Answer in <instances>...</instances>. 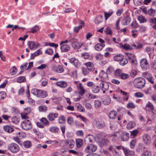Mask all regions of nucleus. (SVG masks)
Segmentation results:
<instances>
[{
	"mask_svg": "<svg viewBox=\"0 0 156 156\" xmlns=\"http://www.w3.org/2000/svg\"><path fill=\"white\" fill-rule=\"evenodd\" d=\"M61 49L62 52H66L70 50V46L67 44L61 45Z\"/></svg>",
	"mask_w": 156,
	"mask_h": 156,
	"instance_id": "24",
	"label": "nucleus"
},
{
	"mask_svg": "<svg viewBox=\"0 0 156 156\" xmlns=\"http://www.w3.org/2000/svg\"><path fill=\"white\" fill-rule=\"evenodd\" d=\"M56 85L58 86L63 88L66 87L67 86L66 82L64 81L57 82L56 83Z\"/></svg>",
	"mask_w": 156,
	"mask_h": 156,
	"instance_id": "22",
	"label": "nucleus"
},
{
	"mask_svg": "<svg viewBox=\"0 0 156 156\" xmlns=\"http://www.w3.org/2000/svg\"><path fill=\"white\" fill-rule=\"evenodd\" d=\"M128 63V60L126 58H123L122 57V58L121 59L120 61V64L121 65L124 66L126 64Z\"/></svg>",
	"mask_w": 156,
	"mask_h": 156,
	"instance_id": "56",
	"label": "nucleus"
},
{
	"mask_svg": "<svg viewBox=\"0 0 156 156\" xmlns=\"http://www.w3.org/2000/svg\"><path fill=\"white\" fill-rule=\"evenodd\" d=\"M122 150L123 151L125 154L126 156H134L135 155L134 151H130L126 147H122Z\"/></svg>",
	"mask_w": 156,
	"mask_h": 156,
	"instance_id": "12",
	"label": "nucleus"
},
{
	"mask_svg": "<svg viewBox=\"0 0 156 156\" xmlns=\"http://www.w3.org/2000/svg\"><path fill=\"white\" fill-rule=\"evenodd\" d=\"M65 120V117L64 116H61L58 117V122L60 124L63 123Z\"/></svg>",
	"mask_w": 156,
	"mask_h": 156,
	"instance_id": "55",
	"label": "nucleus"
},
{
	"mask_svg": "<svg viewBox=\"0 0 156 156\" xmlns=\"http://www.w3.org/2000/svg\"><path fill=\"white\" fill-rule=\"evenodd\" d=\"M53 69L54 71L58 73H61L64 71L62 67L59 65L54 66H53Z\"/></svg>",
	"mask_w": 156,
	"mask_h": 156,
	"instance_id": "16",
	"label": "nucleus"
},
{
	"mask_svg": "<svg viewBox=\"0 0 156 156\" xmlns=\"http://www.w3.org/2000/svg\"><path fill=\"white\" fill-rule=\"evenodd\" d=\"M129 77V75L122 73L119 78L125 80L127 79Z\"/></svg>",
	"mask_w": 156,
	"mask_h": 156,
	"instance_id": "58",
	"label": "nucleus"
},
{
	"mask_svg": "<svg viewBox=\"0 0 156 156\" xmlns=\"http://www.w3.org/2000/svg\"><path fill=\"white\" fill-rule=\"evenodd\" d=\"M4 130L9 133H11L14 130V129L12 127L9 125H5L3 127Z\"/></svg>",
	"mask_w": 156,
	"mask_h": 156,
	"instance_id": "20",
	"label": "nucleus"
},
{
	"mask_svg": "<svg viewBox=\"0 0 156 156\" xmlns=\"http://www.w3.org/2000/svg\"><path fill=\"white\" fill-rule=\"evenodd\" d=\"M145 51L148 53V55L150 56V54L153 53L154 51V48L153 47L149 46L145 48Z\"/></svg>",
	"mask_w": 156,
	"mask_h": 156,
	"instance_id": "27",
	"label": "nucleus"
},
{
	"mask_svg": "<svg viewBox=\"0 0 156 156\" xmlns=\"http://www.w3.org/2000/svg\"><path fill=\"white\" fill-rule=\"evenodd\" d=\"M76 106L77 108V110L80 112H83L85 110V109L82 105L79 103H77L76 104Z\"/></svg>",
	"mask_w": 156,
	"mask_h": 156,
	"instance_id": "42",
	"label": "nucleus"
},
{
	"mask_svg": "<svg viewBox=\"0 0 156 156\" xmlns=\"http://www.w3.org/2000/svg\"><path fill=\"white\" fill-rule=\"evenodd\" d=\"M10 71L11 75H13L16 73L17 70L15 66H13L11 69Z\"/></svg>",
	"mask_w": 156,
	"mask_h": 156,
	"instance_id": "50",
	"label": "nucleus"
},
{
	"mask_svg": "<svg viewBox=\"0 0 156 156\" xmlns=\"http://www.w3.org/2000/svg\"><path fill=\"white\" fill-rule=\"evenodd\" d=\"M151 152L147 150L144 151L142 154L141 156H151Z\"/></svg>",
	"mask_w": 156,
	"mask_h": 156,
	"instance_id": "60",
	"label": "nucleus"
},
{
	"mask_svg": "<svg viewBox=\"0 0 156 156\" xmlns=\"http://www.w3.org/2000/svg\"><path fill=\"white\" fill-rule=\"evenodd\" d=\"M133 83L136 87L139 89H142L145 86V81L142 77H138L134 80Z\"/></svg>",
	"mask_w": 156,
	"mask_h": 156,
	"instance_id": "1",
	"label": "nucleus"
},
{
	"mask_svg": "<svg viewBox=\"0 0 156 156\" xmlns=\"http://www.w3.org/2000/svg\"><path fill=\"white\" fill-rule=\"evenodd\" d=\"M21 126L23 129L25 130H29L32 127L31 122L30 120L27 119L23 121L21 123Z\"/></svg>",
	"mask_w": 156,
	"mask_h": 156,
	"instance_id": "3",
	"label": "nucleus"
},
{
	"mask_svg": "<svg viewBox=\"0 0 156 156\" xmlns=\"http://www.w3.org/2000/svg\"><path fill=\"white\" fill-rule=\"evenodd\" d=\"M94 123L98 128L101 129L105 126V123L104 122L101 121L98 118H95L94 119Z\"/></svg>",
	"mask_w": 156,
	"mask_h": 156,
	"instance_id": "7",
	"label": "nucleus"
},
{
	"mask_svg": "<svg viewBox=\"0 0 156 156\" xmlns=\"http://www.w3.org/2000/svg\"><path fill=\"white\" fill-rule=\"evenodd\" d=\"M69 41L72 46L74 49L80 48L83 44V43L79 42L77 39L74 37L69 39Z\"/></svg>",
	"mask_w": 156,
	"mask_h": 156,
	"instance_id": "2",
	"label": "nucleus"
},
{
	"mask_svg": "<svg viewBox=\"0 0 156 156\" xmlns=\"http://www.w3.org/2000/svg\"><path fill=\"white\" fill-rule=\"evenodd\" d=\"M82 26H78L75 27L74 28V31L75 33H77L79 30L82 29Z\"/></svg>",
	"mask_w": 156,
	"mask_h": 156,
	"instance_id": "64",
	"label": "nucleus"
},
{
	"mask_svg": "<svg viewBox=\"0 0 156 156\" xmlns=\"http://www.w3.org/2000/svg\"><path fill=\"white\" fill-rule=\"evenodd\" d=\"M147 109L149 110L150 111H153L154 110V106L149 101L148 102L146 106Z\"/></svg>",
	"mask_w": 156,
	"mask_h": 156,
	"instance_id": "34",
	"label": "nucleus"
},
{
	"mask_svg": "<svg viewBox=\"0 0 156 156\" xmlns=\"http://www.w3.org/2000/svg\"><path fill=\"white\" fill-rule=\"evenodd\" d=\"M155 10L151 8L148 9L147 11V13L151 16H153L155 14Z\"/></svg>",
	"mask_w": 156,
	"mask_h": 156,
	"instance_id": "44",
	"label": "nucleus"
},
{
	"mask_svg": "<svg viewBox=\"0 0 156 156\" xmlns=\"http://www.w3.org/2000/svg\"><path fill=\"white\" fill-rule=\"evenodd\" d=\"M140 66L144 70L147 69L149 68V65L147 59L145 58H143L140 61Z\"/></svg>",
	"mask_w": 156,
	"mask_h": 156,
	"instance_id": "6",
	"label": "nucleus"
},
{
	"mask_svg": "<svg viewBox=\"0 0 156 156\" xmlns=\"http://www.w3.org/2000/svg\"><path fill=\"white\" fill-rule=\"evenodd\" d=\"M92 90L94 93H98L100 90V88L98 86L94 85L92 88Z\"/></svg>",
	"mask_w": 156,
	"mask_h": 156,
	"instance_id": "35",
	"label": "nucleus"
},
{
	"mask_svg": "<svg viewBox=\"0 0 156 156\" xmlns=\"http://www.w3.org/2000/svg\"><path fill=\"white\" fill-rule=\"evenodd\" d=\"M76 146L77 148L81 147L83 144V140L80 139H77L76 140Z\"/></svg>",
	"mask_w": 156,
	"mask_h": 156,
	"instance_id": "30",
	"label": "nucleus"
},
{
	"mask_svg": "<svg viewBox=\"0 0 156 156\" xmlns=\"http://www.w3.org/2000/svg\"><path fill=\"white\" fill-rule=\"evenodd\" d=\"M131 20V19L129 17H125L122 20L121 23L123 25H126L130 23Z\"/></svg>",
	"mask_w": 156,
	"mask_h": 156,
	"instance_id": "18",
	"label": "nucleus"
},
{
	"mask_svg": "<svg viewBox=\"0 0 156 156\" xmlns=\"http://www.w3.org/2000/svg\"><path fill=\"white\" fill-rule=\"evenodd\" d=\"M100 144L101 146L107 144L108 142V139L105 138H102L99 140Z\"/></svg>",
	"mask_w": 156,
	"mask_h": 156,
	"instance_id": "31",
	"label": "nucleus"
},
{
	"mask_svg": "<svg viewBox=\"0 0 156 156\" xmlns=\"http://www.w3.org/2000/svg\"><path fill=\"white\" fill-rule=\"evenodd\" d=\"M101 103L99 100H97L94 102V105L95 108H98L101 105Z\"/></svg>",
	"mask_w": 156,
	"mask_h": 156,
	"instance_id": "51",
	"label": "nucleus"
},
{
	"mask_svg": "<svg viewBox=\"0 0 156 156\" xmlns=\"http://www.w3.org/2000/svg\"><path fill=\"white\" fill-rule=\"evenodd\" d=\"M47 109V107L44 105L40 106L39 107V110L41 112H45Z\"/></svg>",
	"mask_w": 156,
	"mask_h": 156,
	"instance_id": "62",
	"label": "nucleus"
},
{
	"mask_svg": "<svg viewBox=\"0 0 156 156\" xmlns=\"http://www.w3.org/2000/svg\"><path fill=\"white\" fill-rule=\"evenodd\" d=\"M85 65L87 66V69L90 71H93L94 68L93 67V64L91 62H88L85 63Z\"/></svg>",
	"mask_w": 156,
	"mask_h": 156,
	"instance_id": "25",
	"label": "nucleus"
},
{
	"mask_svg": "<svg viewBox=\"0 0 156 156\" xmlns=\"http://www.w3.org/2000/svg\"><path fill=\"white\" fill-rule=\"evenodd\" d=\"M11 122L15 124H18L19 122V119L16 117H12L11 119Z\"/></svg>",
	"mask_w": 156,
	"mask_h": 156,
	"instance_id": "57",
	"label": "nucleus"
},
{
	"mask_svg": "<svg viewBox=\"0 0 156 156\" xmlns=\"http://www.w3.org/2000/svg\"><path fill=\"white\" fill-rule=\"evenodd\" d=\"M117 115V112L114 110L110 111L109 113V117L110 119H115Z\"/></svg>",
	"mask_w": 156,
	"mask_h": 156,
	"instance_id": "32",
	"label": "nucleus"
},
{
	"mask_svg": "<svg viewBox=\"0 0 156 156\" xmlns=\"http://www.w3.org/2000/svg\"><path fill=\"white\" fill-rule=\"evenodd\" d=\"M8 147V149L12 153H16L19 150V146L14 143H12L9 144Z\"/></svg>",
	"mask_w": 156,
	"mask_h": 156,
	"instance_id": "5",
	"label": "nucleus"
},
{
	"mask_svg": "<svg viewBox=\"0 0 156 156\" xmlns=\"http://www.w3.org/2000/svg\"><path fill=\"white\" fill-rule=\"evenodd\" d=\"M40 90L36 88H34L31 90V92L33 95L38 97V95L39 94V91H40Z\"/></svg>",
	"mask_w": 156,
	"mask_h": 156,
	"instance_id": "38",
	"label": "nucleus"
},
{
	"mask_svg": "<svg viewBox=\"0 0 156 156\" xmlns=\"http://www.w3.org/2000/svg\"><path fill=\"white\" fill-rule=\"evenodd\" d=\"M99 76L102 78V79H106L108 77V74L102 70L100 73Z\"/></svg>",
	"mask_w": 156,
	"mask_h": 156,
	"instance_id": "36",
	"label": "nucleus"
},
{
	"mask_svg": "<svg viewBox=\"0 0 156 156\" xmlns=\"http://www.w3.org/2000/svg\"><path fill=\"white\" fill-rule=\"evenodd\" d=\"M16 81L18 83H19L24 82L26 81V79L24 76H20L17 78Z\"/></svg>",
	"mask_w": 156,
	"mask_h": 156,
	"instance_id": "45",
	"label": "nucleus"
},
{
	"mask_svg": "<svg viewBox=\"0 0 156 156\" xmlns=\"http://www.w3.org/2000/svg\"><path fill=\"white\" fill-rule=\"evenodd\" d=\"M97 149L96 145L90 144L87 146L85 149V151L87 153H91L95 151Z\"/></svg>",
	"mask_w": 156,
	"mask_h": 156,
	"instance_id": "8",
	"label": "nucleus"
},
{
	"mask_svg": "<svg viewBox=\"0 0 156 156\" xmlns=\"http://www.w3.org/2000/svg\"><path fill=\"white\" fill-rule=\"evenodd\" d=\"M105 46L104 44L98 43L95 45L94 48L96 50L99 51H101Z\"/></svg>",
	"mask_w": 156,
	"mask_h": 156,
	"instance_id": "23",
	"label": "nucleus"
},
{
	"mask_svg": "<svg viewBox=\"0 0 156 156\" xmlns=\"http://www.w3.org/2000/svg\"><path fill=\"white\" fill-rule=\"evenodd\" d=\"M40 121L42 124L44 125V126H48L49 124V122L46 118H41Z\"/></svg>",
	"mask_w": 156,
	"mask_h": 156,
	"instance_id": "39",
	"label": "nucleus"
},
{
	"mask_svg": "<svg viewBox=\"0 0 156 156\" xmlns=\"http://www.w3.org/2000/svg\"><path fill=\"white\" fill-rule=\"evenodd\" d=\"M139 131L137 130H134L130 132V135L133 136V137H134L138 134Z\"/></svg>",
	"mask_w": 156,
	"mask_h": 156,
	"instance_id": "59",
	"label": "nucleus"
},
{
	"mask_svg": "<svg viewBox=\"0 0 156 156\" xmlns=\"http://www.w3.org/2000/svg\"><path fill=\"white\" fill-rule=\"evenodd\" d=\"M111 101V98L107 96L105 99L103 101V103L105 105H107L110 103Z\"/></svg>",
	"mask_w": 156,
	"mask_h": 156,
	"instance_id": "46",
	"label": "nucleus"
},
{
	"mask_svg": "<svg viewBox=\"0 0 156 156\" xmlns=\"http://www.w3.org/2000/svg\"><path fill=\"white\" fill-rule=\"evenodd\" d=\"M100 86L101 90H107L109 88L108 84L106 82H102Z\"/></svg>",
	"mask_w": 156,
	"mask_h": 156,
	"instance_id": "21",
	"label": "nucleus"
},
{
	"mask_svg": "<svg viewBox=\"0 0 156 156\" xmlns=\"http://www.w3.org/2000/svg\"><path fill=\"white\" fill-rule=\"evenodd\" d=\"M129 134L126 132L122 133L120 135L121 140L124 141L128 140L129 138Z\"/></svg>",
	"mask_w": 156,
	"mask_h": 156,
	"instance_id": "17",
	"label": "nucleus"
},
{
	"mask_svg": "<svg viewBox=\"0 0 156 156\" xmlns=\"http://www.w3.org/2000/svg\"><path fill=\"white\" fill-rule=\"evenodd\" d=\"M79 94L82 96L84 95L85 92V90L84 89L83 86L81 83H79L77 86Z\"/></svg>",
	"mask_w": 156,
	"mask_h": 156,
	"instance_id": "15",
	"label": "nucleus"
},
{
	"mask_svg": "<svg viewBox=\"0 0 156 156\" xmlns=\"http://www.w3.org/2000/svg\"><path fill=\"white\" fill-rule=\"evenodd\" d=\"M31 112L30 109V108H27L25 109V113L21 114V117L22 119H25L28 118L27 114L30 113Z\"/></svg>",
	"mask_w": 156,
	"mask_h": 156,
	"instance_id": "19",
	"label": "nucleus"
},
{
	"mask_svg": "<svg viewBox=\"0 0 156 156\" xmlns=\"http://www.w3.org/2000/svg\"><path fill=\"white\" fill-rule=\"evenodd\" d=\"M122 73L120 69H118L115 71V75L116 76L119 77Z\"/></svg>",
	"mask_w": 156,
	"mask_h": 156,
	"instance_id": "54",
	"label": "nucleus"
},
{
	"mask_svg": "<svg viewBox=\"0 0 156 156\" xmlns=\"http://www.w3.org/2000/svg\"><path fill=\"white\" fill-rule=\"evenodd\" d=\"M143 140L146 144L149 145L151 143V138L150 136L146 134H144L143 136Z\"/></svg>",
	"mask_w": 156,
	"mask_h": 156,
	"instance_id": "14",
	"label": "nucleus"
},
{
	"mask_svg": "<svg viewBox=\"0 0 156 156\" xmlns=\"http://www.w3.org/2000/svg\"><path fill=\"white\" fill-rule=\"evenodd\" d=\"M23 145L26 148H29L31 146V143L30 141H26L24 142Z\"/></svg>",
	"mask_w": 156,
	"mask_h": 156,
	"instance_id": "48",
	"label": "nucleus"
},
{
	"mask_svg": "<svg viewBox=\"0 0 156 156\" xmlns=\"http://www.w3.org/2000/svg\"><path fill=\"white\" fill-rule=\"evenodd\" d=\"M27 45L30 49L33 50L34 48L36 49L38 47L40 44L33 41H30L28 42Z\"/></svg>",
	"mask_w": 156,
	"mask_h": 156,
	"instance_id": "11",
	"label": "nucleus"
},
{
	"mask_svg": "<svg viewBox=\"0 0 156 156\" xmlns=\"http://www.w3.org/2000/svg\"><path fill=\"white\" fill-rule=\"evenodd\" d=\"M138 20L140 23H145L147 21V20L145 18L144 16H139L138 18Z\"/></svg>",
	"mask_w": 156,
	"mask_h": 156,
	"instance_id": "47",
	"label": "nucleus"
},
{
	"mask_svg": "<svg viewBox=\"0 0 156 156\" xmlns=\"http://www.w3.org/2000/svg\"><path fill=\"white\" fill-rule=\"evenodd\" d=\"M136 141L135 140H132L130 142V145L131 148L132 149L133 148L135 147L136 144Z\"/></svg>",
	"mask_w": 156,
	"mask_h": 156,
	"instance_id": "63",
	"label": "nucleus"
},
{
	"mask_svg": "<svg viewBox=\"0 0 156 156\" xmlns=\"http://www.w3.org/2000/svg\"><path fill=\"white\" fill-rule=\"evenodd\" d=\"M70 62L76 68L79 67L81 66L80 62L75 58H72L69 59Z\"/></svg>",
	"mask_w": 156,
	"mask_h": 156,
	"instance_id": "9",
	"label": "nucleus"
},
{
	"mask_svg": "<svg viewBox=\"0 0 156 156\" xmlns=\"http://www.w3.org/2000/svg\"><path fill=\"white\" fill-rule=\"evenodd\" d=\"M125 54L128 58L129 61L132 65L137 64L136 60L134 54L129 52H126Z\"/></svg>",
	"mask_w": 156,
	"mask_h": 156,
	"instance_id": "4",
	"label": "nucleus"
},
{
	"mask_svg": "<svg viewBox=\"0 0 156 156\" xmlns=\"http://www.w3.org/2000/svg\"><path fill=\"white\" fill-rule=\"evenodd\" d=\"M123 48L126 50H132L133 48L132 46L127 44H125L122 45Z\"/></svg>",
	"mask_w": 156,
	"mask_h": 156,
	"instance_id": "53",
	"label": "nucleus"
},
{
	"mask_svg": "<svg viewBox=\"0 0 156 156\" xmlns=\"http://www.w3.org/2000/svg\"><path fill=\"white\" fill-rule=\"evenodd\" d=\"M150 22L154 24L152 26V28L156 30V18H151L150 19Z\"/></svg>",
	"mask_w": 156,
	"mask_h": 156,
	"instance_id": "40",
	"label": "nucleus"
},
{
	"mask_svg": "<svg viewBox=\"0 0 156 156\" xmlns=\"http://www.w3.org/2000/svg\"><path fill=\"white\" fill-rule=\"evenodd\" d=\"M135 123L133 121H130L128 123L126 128L128 129H130L134 127L135 126Z\"/></svg>",
	"mask_w": 156,
	"mask_h": 156,
	"instance_id": "33",
	"label": "nucleus"
},
{
	"mask_svg": "<svg viewBox=\"0 0 156 156\" xmlns=\"http://www.w3.org/2000/svg\"><path fill=\"white\" fill-rule=\"evenodd\" d=\"M58 116L57 113L53 112L50 113L47 116V118L50 121L52 122L54 121L55 118H57Z\"/></svg>",
	"mask_w": 156,
	"mask_h": 156,
	"instance_id": "13",
	"label": "nucleus"
},
{
	"mask_svg": "<svg viewBox=\"0 0 156 156\" xmlns=\"http://www.w3.org/2000/svg\"><path fill=\"white\" fill-rule=\"evenodd\" d=\"M111 137L112 138V139L114 140H115L117 139L119 136V133L116 132L112 134L111 135Z\"/></svg>",
	"mask_w": 156,
	"mask_h": 156,
	"instance_id": "37",
	"label": "nucleus"
},
{
	"mask_svg": "<svg viewBox=\"0 0 156 156\" xmlns=\"http://www.w3.org/2000/svg\"><path fill=\"white\" fill-rule=\"evenodd\" d=\"M103 21V16L101 15L97 16L94 20V23L96 24H98Z\"/></svg>",
	"mask_w": 156,
	"mask_h": 156,
	"instance_id": "26",
	"label": "nucleus"
},
{
	"mask_svg": "<svg viewBox=\"0 0 156 156\" xmlns=\"http://www.w3.org/2000/svg\"><path fill=\"white\" fill-rule=\"evenodd\" d=\"M75 142L72 139L66 140L65 141L64 144L65 146L69 148H73L75 146Z\"/></svg>",
	"mask_w": 156,
	"mask_h": 156,
	"instance_id": "10",
	"label": "nucleus"
},
{
	"mask_svg": "<svg viewBox=\"0 0 156 156\" xmlns=\"http://www.w3.org/2000/svg\"><path fill=\"white\" fill-rule=\"evenodd\" d=\"M123 56L121 55H117L114 57V60L116 61H120L121 59L122 58Z\"/></svg>",
	"mask_w": 156,
	"mask_h": 156,
	"instance_id": "52",
	"label": "nucleus"
},
{
	"mask_svg": "<svg viewBox=\"0 0 156 156\" xmlns=\"http://www.w3.org/2000/svg\"><path fill=\"white\" fill-rule=\"evenodd\" d=\"M114 12L112 10H110L108 12H104V16L105 20H107L113 14Z\"/></svg>",
	"mask_w": 156,
	"mask_h": 156,
	"instance_id": "28",
	"label": "nucleus"
},
{
	"mask_svg": "<svg viewBox=\"0 0 156 156\" xmlns=\"http://www.w3.org/2000/svg\"><path fill=\"white\" fill-rule=\"evenodd\" d=\"M39 30V27L37 25L34 26L32 28L30 31H27V32L32 33H34L38 31Z\"/></svg>",
	"mask_w": 156,
	"mask_h": 156,
	"instance_id": "41",
	"label": "nucleus"
},
{
	"mask_svg": "<svg viewBox=\"0 0 156 156\" xmlns=\"http://www.w3.org/2000/svg\"><path fill=\"white\" fill-rule=\"evenodd\" d=\"M39 91V94L38 95V98H45L47 96V94L45 91H43L41 90H40Z\"/></svg>",
	"mask_w": 156,
	"mask_h": 156,
	"instance_id": "29",
	"label": "nucleus"
},
{
	"mask_svg": "<svg viewBox=\"0 0 156 156\" xmlns=\"http://www.w3.org/2000/svg\"><path fill=\"white\" fill-rule=\"evenodd\" d=\"M127 107L128 108H135V105L132 102H129L127 105Z\"/></svg>",
	"mask_w": 156,
	"mask_h": 156,
	"instance_id": "61",
	"label": "nucleus"
},
{
	"mask_svg": "<svg viewBox=\"0 0 156 156\" xmlns=\"http://www.w3.org/2000/svg\"><path fill=\"white\" fill-rule=\"evenodd\" d=\"M49 130L52 133H57L58 132L59 129L55 126H52L50 128Z\"/></svg>",
	"mask_w": 156,
	"mask_h": 156,
	"instance_id": "49",
	"label": "nucleus"
},
{
	"mask_svg": "<svg viewBox=\"0 0 156 156\" xmlns=\"http://www.w3.org/2000/svg\"><path fill=\"white\" fill-rule=\"evenodd\" d=\"M94 137L93 136L91 135H88L85 139V141L86 142L91 143L92 142L93 139Z\"/></svg>",
	"mask_w": 156,
	"mask_h": 156,
	"instance_id": "43",
	"label": "nucleus"
}]
</instances>
